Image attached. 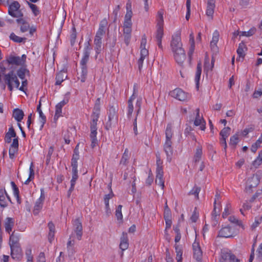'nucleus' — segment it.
Here are the masks:
<instances>
[{
	"mask_svg": "<svg viewBox=\"0 0 262 262\" xmlns=\"http://www.w3.org/2000/svg\"><path fill=\"white\" fill-rule=\"evenodd\" d=\"M132 15L133 12L132 10H129L126 11V13L125 15L123 26H132V23L131 20Z\"/></svg>",
	"mask_w": 262,
	"mask_h": 262,
	"instance_id": "obj_36",
	"label": "nucleus"
},
{
	"mask_svg": "<svg viewBox=\"0 0 262 262\" xmlns=\"http://www.w3.org/2000/svg\"><path fill=\"white\" fill-rule=\"evenodd\" d=\"M62 108L60 104H57L56 105L55 114L54 115L55 119H57L61 116Z\"/></svg>",
	"mask_w": 262,
	"mask_h": 262,
	"instance_id": "obj_58",
	"label": "nucleus"
},
{
	"mask_svg": "<svg viewBox=\"0 0 262 262\" xmlns=\"http://www.w3.org/2000/svg\"><path fill=\"white\" fill-rule=\"evenodd\" d=\"M25 254L27 259V261L33 262V256L32 254V249L31 247H28L26 249Z\"/></svg>",
	"mask_w": 262,
	"mask_h": 262,
	"instance_id": "obj_49",
	"label": "nucleus"
},
{
	"mask_svg": "<svg viewBox=\"0 0 262 262\" xmlns=\"http://www.w3.org/2000/svg\"><path fill=\"white\" fill-rule=\"evenodd\" d=\"M78 178L77 168H72V177L70 182L76 183Z\"/></svg>",
	"mask_w": 262,
	"mask_h": 262,
	"instance_id": "obj_59",
	"label": "nucleus"
},
{
	"mask_svg": "<svg viewBox=\"0 0 262 262\" xmlns=\"http://www.w3.org/2000/svg\"><path fill=\"white\" fill-rule=\"evenodd\" d=\"M202 73V64L201 62L200 61L197 64V67H196V71L195 73V82L196 84V88L197 90L199 89V82L200 80L201 75Z\"/></svg>",
	"mask_w": 262,
	"mask_h": 262,
	"instance_id": "obj_30",
	"label": "nucleus"
},
{
	"mask_svg": "<svg viewBox=\"0 0 262 262\" xmlns=\"http://www.w3.org/2000/svg\"><path fill=\"white\" fill-rule=\"evenodd\" d=\"M15 221L12 217H7L4 222V227L7 233L10 234L14 226Z\"/></svg>",
	"mask_w": 262,
	"mask_h": 262,
	"instance_id": "obj_22",
	"label": "nucleus"
},
{
	"mask_svg": "<svg viewBox=\"0 0 262 262\" xmlns=\"http://www.w3.org/2000/svg\"><path fill=\"white\" fill-rule=\"evenodd\" d=\"M234 232L229 226H226L222 228L219 232L218 236L221 237L228 238L233 237Z\"/></svg>",
	"mask_w": 262,
	"mask_h": 262,
	"instance_id": "obj_18",
	"label": "nucleus"
},
{
	"mask_svg": "<svg viewBox=\"0 0 262 262\" xmlns=\"http://www.w3.org/2000/svg\"><path fill=\"white\" fill-rule=\"evenodd\" d=\"M196 116H195V120L194 121V125L198 126H199L200 125H201L202 122H203L204 123H205V121L204 120V119L203 118V117L202 116H200V115L199 108H197L196 110Z\"/></svg>",
	"mask_w": 262,
	"mask_h": 262,
	"instance_id": "obj_39",
	"label": "nucleus"
},
{
	"mask_svg": "<svg viewBox=\"0 0 262 262\" xmlns=\"http://www.w3.org/2000/svg\"><path fill=\"white\" fill-rule=\"evenodd\" d=\"M24 116V113L23 110L19 108H15L13 112V117L18 122H20Z\"/></svg>",
	"mask_w": 262,
	"mask_h": 262,
	"instance_id": "obj_33",
	"label": "nucleus"
},
{
	"mask_svg": "<svg viewBox=\"0 0 262 262\" xmlns=\"http://www.w3.org/2000/svg\"><path fill=\"white\" fill-rule=\"evenodd\" d=\"M238 142V137L237 134L234 135L230 137L229 144L235 147Z\"/></svg>",
	"mask_w": 262,
	"mask_h": 262,
	"instance_id": "obj_54",
	"label": "nucleus"
},
{
	"mask_svg": "<svg viewBox=\"0 0 262 262\" xmlns=\"http://www.w3.org/2000/svg\"><path fill=\"white\" fill-rule=\"evenodd\" d=\"M176 61L178 64L182 66L186 58L185 52L184 49H178L176 51H172Z\"/></svg>",
	"mask_w": 262,
	"mask_h": 262,
	"instance_id": "obj_13",
	"label": "nucleus"
},
{
	"mask_svg": "<svg viewBox=\"0 0 262 262\" xmlns=\"http://www.w3.org/2000/svg\"><path fill=\"white\" fill-rule=\"evenodd\" d=\"M156 183L161 187L162 189L164 188V180L163 179V169L156 170Z\"/></svg>",
	"mask_w": 262,
	"mask_h": 262,
	"instance_id": "obj_23",
	"label": "nucleus"
},
{
	"mask_svg": "<svg viewBox=\"0 0 262 262\" xmlns=\"http://www.w3.org/2000/svg\"><path fill=\"white\" fill-rule=\"evenodd\" d=\"M259 183V178L258 175L253 174L249 178L246 182V190L250 192L252 191V189L255 188Z\"/></svg>",
	"mask_w": 262,
	"mask_h": 262,
	"instance_id": "obj_10",
	"label": "nucleus"
},
{
	"mask_svg": "<svg viewBox=\"0 0 262 262\" xmlns=\"http://www.w3.org/2000/svg\"><path fill=\"white\" fill-rule=\"evenodd\" d=\"M26 74L28 75H30V71L27 69L26 64L24 66H21V67L16 71V76H18V77L21 80L25 79Z\"/></svg>",
	"mask_w": 262,
	"mask_h": 262,
	"instance_id": "obj_26",
	"label": "nucleus"
},
{
	"mask_svg": "<svg viewBox=\"0 0 262 262\" xmlns=\"http://www.w3.org/2000/svg\"><path fill=\"white\" fill-rule=\"evenodd\" d=\"M27 56L23 54L21 57L15 56L12 55L7 57L5 61L9 64L24 66L26 62Z\"/></svg>",
	"mask_w": 262,
	"mask_h": 262,
	"instance_id": "obj_6",
	"label": "nucleus"
},
{
	"mask_svg": "<svg viewBox=\"0 0 262 262\" xmlns=\"http://www.w3.org/2000/svg\"><path fill=\"white\" fill-rule=\"evenodd\" d=\"M10 40L16 43H25L27 40L26 37H21L17 36L14 33L12 32L9 36Z\"/></svg>",
	"mask_w": 262,
	"mask_h": 262,
	"instance_id": "obj_35",
	"label": "nucleus"
},
{
	"mask_svg": "<svg viewBox=\"0 0 262 262\" xmlns=\"http://www.w3.org/2000/svg\"><path fill=\"white\" fill-rule=\"evenodd\" d=\"M229 221L237 226L241 227L242 228H244V226L242 224V222L241 220H238L234 216H230L229 217Z\"/></svg>",
	"mask_w": 262,
	"mask_h": 262,
	"instance_id": "obj_44",
	"label": "nucleus"
},
{
	"mask_svg": "<svg viewBox=\"0 0 262 262\" xmlns=\"http://www.w3.org/2000/svg\"><path fill=\"white\" fill-rule=\"evenodd\" d=\"M128 241L127 234L123 232L120 238V243L119 245L120 248L122 251L128 248L129 245Z\"/></svg>",
	"mask_w": 262,
	"mask_h": 262,
	"instance_id": "obj_24",
	"label": "nucleus"
},
{
	"mask_svg": "<svg viewBox=\"0 0 262 262\" xmlns=\"http://www.w3.org/2000/svg\"><path fill=\"white\" fill-rule=\"evenodd\" d=\"M20 5L17 1H13L8 7V14L13 17L19 18L24 16V14L19 10Z\"/></svg>",
	"mask_w": 262,
	"mask_h": 262,
	"instance_id": "obj_7",
	"label": "nucleus"
},
{
	"mask_svg": "<svg viewBox=\"0 0 262 262\" xmlns=\"http://www.w3.org/2000/svg\"><path fill=\"white\" fill-rule=\"evenodd\" d=\"M193 257L197 260L200 261L202 258V251L199 243L194 242L192 244Z\"/></svg>",
	"mask_w": 262,
	"mask_h": 262,
	"instance_id": "obj_16",
	"label": "nucleus"
},
{
	"mask_svg": "<svg viewBox=\"0 0 262 262\" xmlns=\"http://www.w3.org/2000/svg\"><path fill=\"white\" fill-rule=\"evenodd\" d=\"M90 41L91 39L84 43L83 56L80 62L81 69L80 80L82 82H85L88 75V67L86 64L89 60L91 51L92 49Z\"/></svg>",
	"mask_w": 262,
	"mask_h": 262,
	"instance_id": "obj_1",
	"label": "nucleus"
},
{
	"mask_svg": "<svg viewBox=\"0 0 262 262\" xmlns=\"http://www.w3.org/2000/svg\"><path fill=\"white\" fill-rule=\"evenodd\" d=\"M16 23L20 26V31L22 33H25L30 29V25L24 18L19 17L16 20Z\"/></svg>",
	"mask_w": 262,
	"mask_h": 262,
	"instance_id": "obj_19",
	"label": "nucleus"
},
{
	"mask_svg": "<svg viewBox=\"0 0 262 262\" xmlns=\"http://www.w3.org/2000/svg\"><path fill=\"white\" fill-rule=\"evenodd\" d=\"M18 138L17 137L13 139L12 143L10 145L9 150V158L11 159H14L15 155L17 153L18 150Z\"/></svg>",
	"mask_w": 262,
	"mask_h": 262,
	"instance_id": "obj_15",
	"label": "nucleus"
},
{
	"mask_svg": "<svg viewBox=\"0 0 262 262\" xmlns=\"http://www.w3.org/2000/svg\"><path fill=\"white\" fill-rule=\"evenodd\" d=\"M100 114L93 113L91 117L92 120L90 122V138L91 139V147L94 148L97 143V121L99 118Z\"/></svg>",
	"mask_w": 262,
	"mask_h": 262,
	"instance_id": "obj_3",
	"label": "nucleus"
},
{
	"mask_svg": "<svg viewBox=\"0 0 262 262\" xmlns=\"http://www.w3.org/2000/svg\"><path fill=\"white\" fill-rule=\"evenodd\" d=\"M256 252V259L258 261H262V243L259 246Z\"/></svg>",
	"mask_w": 262,
	"mask_h": 262,
	"instance_id": "obj_63",
	"label": "nucleus"
},
{
	"mask_svg": "<svg viewBox=\"0 0 262 262\" xmlns=\"http://www.w3.org/2000/svg\"><path fill=\"white\" fill-rule=\"evenodd\" d=\"M102 37L95 36L94 43L95 45L94 50L95 51V58L97 59L98 55L101 53L102 51Z\"/></svg>",
	"mask_w": 262,
	"mask_h": 262,
	"instance_id": "obj_17",
	"label": "nucleus"
},
{
	"mask_svg": "<svg viewBox=\"0 0 262 262\" xmlns=\"http://www.w3.org/2000/svg\"><path fill=\"white\" fill-rule=\"evenodd\" d=\"M122 205H119L117 206L116 211H115V215L118 220H122L123 215L122 213Z\"/></svg>",
	"mask_w": 262,
	"mask_h": 262,
	"instance_id": "obj_50",
	"label": "nucleus"
},
{
	"mask_svg": "<svg viewBox=\"0 0 262 262\" xmlns=\"http://www.w3.org/2000/svg\"><path fill=\"white\" fill-rule=\"evenodd\" d=\"M220 207L221 206L214 204V208L212 212V216L217 217L219 216L220 212Z\"/></svg>",
	"mask_w": 262,
	"mask_h": 262,
	"instance_id": "obj_62",
	"label": "nucleus"
},
{
	"mask_svg": "<svg viewBox=\"0 0 262 262\" xmlns=\"http://www.w3.org/2000/svg\"><path fill=\"white\" fill-rule=\"evenodd\" d=\"M41 101H39V104L37 106V111L38 112L39 115V121L41 123V125L40 126V130H42L44 124L46 122V117L43 114L41 110Z\"/></svg>",
	"mask_w": 262,
	"mask_h": 262,
	"instance_id": "obj_28",
	"label": "nucleus"
},
{
	"mask_svg": "<svg viewBox=\"0 0 262 262\" xmlns=\"http://www.w3.org/2000/svg\"><path fill=\"white\" fill-rule=\"evenodd\" d=\"M169 95L181 101H184L189 99L190 95L180 88H176L169 92Z\"/></svg>",
	"mask_w": 262,
	"mask_h": 262,
	"instance_id": "obj_8",
	"label": "nucleus"
},
{
	"mask_svg": "<svg viewBox=\"0 0 262 262\" xmlns=\"http://www.w3.org/2000/svg\"><path fill=\"white\" fill-rule=\"evenodd\" d=\"M79 158V155L73 154L71 159V166L72 168H78V160Z\"/></svg>",
	"mask_w": 262,
	"mask_h": 262,
	"instance_id": "obj_55",
	"label": "nucleus"
},
{
	"mask_svg": "<svg viewBox=\"0 0 262 262\" xmlns=\"http://www.w3.org/2000/svg\"><path fill=\"white\" fill-rule=\"evenodd\" d=\"M219 33L217 31H215L213 34L212 40L210 42V47L211 50H213L214 51L217 50V47L216 45L219 41Z\"/></svg>",
	"mask_w": 262,
	"mask_h": 262,
	"instance_id": "obj_29",
	"label": "nucleus"
},
{
	"mask_svg": "<svg viewBox=\"0 0 262 262\" xmlns=\"http://www.w3.org/2000/svg\"><path fill=\"white\" fill-rule=\"evenodd\" d=\"M230 253H231L230 252H228L225 250L222 251V252H221L222 259H221L220 260H224V261H225L226 260H227L228 258H229Z\"/></svg>",
	"mask_w": 262,
	"mask_h": 262,
	"instance_id": "obj_64",
	"label": "nucleus"
},
{
	"mask_svg": "<svg viewBox=\"0 0 262 262\" xmlns=\"http://www.w3.org/2000/svg\"><path fill=\"white\" fill-rule=\"evenodd\" d=\"M262 163V151L259 152V155L257 158L253 162V165L257 168Z\"/></svg>",
	"mask_w": 262,
	"mask_h": 262,
	"instance_id": "obj_51",
	"label": "nucleus"
},
{
	"mask_svg": "<svg viewBox=\"0 0 262 262\" xmlns=\"http://www.w3.org/2000/svg\"><path fill=\"white\" fill-rule=\"evenodd\" d=\"M142 103V100L141 98H139L137 99L136 103V107L137 110H136V116L137 117L141 111V104Z\"/></svg>",
	"mask_w": 262,
	"mask_h": 262,
	"instance_id": "obj_57",
	"label": "nucleus"
},
{
	"mask_svg": "<svg viewBox=\"0 0 262 262\" xmlns=\"http://www.w3.org/2000/svg\"><path fill=\"white\" fill-rule=\"evenodd\" d=\"M175 250L177 253L176 259L177 262H182L183 251L179 246H175Z\"/></svg>",
	"mask_w": 262,
	"mask_h": 262,
	"instance_id": "obj_47",
	"label": "nucleus"
},
{
	"mask_svg": "<svg viewBox=\"0 0 262 262\" xmlns=\"http://www.w3.org/2000/svg\"><path fill=\"white\" fill-rule=\"evenodd\" d=\"M215 8V1L213 0L207 1V6L206 14L208 17L212 19Z\"/></svg>",
	"mask_w": 262,
	"mask_h": 262,
	"instance_id": "obj_25",
	"label": "nucleus"
},
{
	"mask_svg": "<svg viewBox=\"0 0 262 262\" xmlns=\"http://www.w3.org/2000/svg\"><path fill=\"white\" fill-rule=\"evenodd\" d=\"M201 188L200 187L194 185L192 189L189 191V195H194L195 199L198 200L199 199V194L201 191Z\"/></svg>",
	"mask_w": 262,
	"mask_h": 262,
	"instance_id": "obj_41",
	"label": "nucleus"
},
{
	"mask_svg": "<svg viewBox=\"0 0 262 262\" xmlns=\"http://www.w3.org/2000/svg\"><path fill=\"white\" fill-rule=\"evenodd\" d=\"M11 255L13 259L20 261L23 258V253L20 246H11Z\"/></svg>",
	"mask_w": 262,
	"mask_h": 262,
	"instance_id": "obj_12",
	"label": "nucleus"
},
{
	"mask_svg": "<svg viewBox=\"0 0 262 262\" xmlns=\"http://www.w3.org/2000/svg\"><path fill=\"white\" fill-rule=\"evenodd\" d=\"M129 158V152L127 148H126L120 161V164L126 165Z\"/></svg>",
	"mask_w": 262,
	"mask_h": 262,
	"instance_id": "obj_40",
	"label": "nucleus"
},
{
	"mask_svg": "<svg viewBox=\"0 0 262 262\" xmlns=\"http://www.w3.org/2000/svg\"><path fill=\"white\" fill-rule=\"evenodd\" d=\"M68 76L67 73L61 71L56 74L55 85H60L64 80H65Z\"/></svg>",
	"mask_w": 262,
	"mask_h": 262,
	"instance_id": "obj_32",
	"label": "nucleus"
},
{
	"mask_svg": "<svg viewBox=\"0 0 262 262\" xmlns=\"http://www.w3.org/2000/svg\"><path fill=\"white\" fill-rule=\"evenodd\" d=\"M256 29L255 27L251 28L248 31H242L239 34L240 36L250 37L256 32Z\"/></svg>",
	"mask_w": 262,
	"mask_h": 262,
	"instance_id": "obj_46",
	"label": "nucleus"
},
{
	"mask_svg": "<svg viewBox=\"0 0 262 262\" xmlns=\"http://www.w3.org/2000/svg\"><path fill=\"white\" fill-rule=\"evenodd\" d=\"M108 115V120L106 122L105 128L106 130H109L113 125L118 122V115L117 110L113 105H110L107 112Z\"/></svg>",
	"mask_w": 262,
	"mask_h": 262,
	"instance_id": "obj_5",
	"label": "nucleus"
},
{
	"mask_svg": "<svg viewBox=\"0 0 262 262\" xmlns=\"http://www.w3.org/2000/svg\"><path fill=\"white\" fill-rule=\"evenodd\" d=\"M231 128L229 127H224L220 132L221 138L226 139L229 135Z\"/></svg>",
	"mask_w": 262,
	"mask_h": 262,
	"instance_id": "obj_53",
	"label": "nucleus"
},
{
	"mask_svg": "<svg viewBox=\"0 0 262 262\" xmlns=\"http://www.w3.org/2000/svg\"><path fill=\"white\" fill-rule=\"evenodd\" d=\"M28 4L29 7L31 8V9L35 16H37L39 14L40 11L38 8V7L36 5L33 4L29 2H28Z\"/></svg>",
	"mask_w": 262,
	"mask_h": 262,
	"instance_id": "obj_48",
	"label": "nucleus"
},
{
	"mask_svg": "<svg viewBox=\"0 0 262 262\" xmlns=\"http://www.w3.org/2000/svg\"><path fill=\"white\" fill-rule=\"evenodd\" d=\"M77 37L76 29L75 27L72 28V32L70 35V42L71 46H73L75 42V40Z\"/></svg>",
	"mask_w": 262,
	"mask_h": 262,
	"instance_id": "obj_56",
	"label": "nucleus"
},
{
	"mask_svg": "<svg viewBox=\"0 0 262 262\" xmlns=\"http://www.w3.org/2000/svg\"><path fill=\"white\" fill-rule=\"evenodd\" d=\"M72 225L73 233L76 234V238L78 240H81L83 234L81 221L79 218L76 219L73 221Z\"/></svg>",
	"mask_w": 262,
	"mask_h": 262,
	"instance_id": "obj_9",
	"label": "nucleus"
},
{
	"mask_svg": "<svg viewBox=\"0 0 262 262\" xmlns=\"http://www.w3.org/2000/svg\"><path fill=\"white\" fill-rule=\"evenodd\" d=\"M19 236L15 235L14 231L10 235L9 238V244L10 246H20L19 243Z\"/></svg>",
	"mask_w": 262,
	"mask_h": 262,
	"instance_id": "obj_34",
	"label": "nucleus"
},
{
	"mask_svg": "<svg viewBox=\"0 0 262 262\" xmlns=\"http://www.w3.org/2000/svg\"><path fill=\"white\" fill-rule=\"evenodd\" d=\"M157 21L156 31H164L163 12L162 10H160L158 12Z\"/></svg>",
	"mask_w": 262,
	"mask_h": 262,
	"instance_id": "obj_21",
	"label": "nucleus"
},
{
	"mask_svg": "<svg viewBox=\"0 0 262 262\" xmlns=\"http://www.w3.org/2000/svg\"><path fill=\"white\" fill-rule=\"evenodd\" d=\"M108 23L106 18H103L100 23L99 28L96 32V35L102 37L105 33V28L107 26Z\"/></svg>",
	"mask_w": 262,
	"mask_h": 262,
	"instance_id": "obj_20",
	"label": "nucleus"
},
{
	"mask_svg": "<svg viewBox=\"0 0 262 262\" xmlns=\"http://www.w3.org/2000/svg\"><path fill=\"white\" fill-rule=\"evenodd\" d=\"M247 50V48L244 42L243 41L239 43L238 48L237 49L236 52L238 56V57L237 58L236 60H239V58L242 57V58H244L245 56V52Z\"/></svg>",
	"mask_w": 262,
	"mask_h": 262,
	"instance_id": "obj_27",
	"label": "nucleus"
},
{
	"mask_svg": "<svg viewBox=\"0 0 262 262\" xmlns=\"http://www.w3.org/2000/svg\"><path fill=\"white\" fill-rule=\"evenodd\" d=\"M170 46L172 51H176L178 49H183L180 34H176L174 36L172 37L170 42Z\"/></svg>",
	"mask_w": 262,
	"mask_h": 262,
	"instance_id": "obj_14",
	"label": "nucleus"
},
{
	"mask_svg": "<svg viewBox=\"0 0 262 262\" xmlns=\"http://www.w3.org/2000/svg\"><path fill=\"white\" fill-rule=\"evenodd\" d=\"M164 31H156V40L157 42V45L160 49H163V47L162 45V39L163 37Z\"/></svg>",
	"mask_w": 262,
	"mask_h": 262,
	"instance_id": "obj_37",
	"label": "nucleus"
},
{
	"mask_svg": "<svg viewBox=\"0 0 262 262\" xmlns=\"http://www.w3.org/2000/svg\"><path fill=\"white\" fill-rule=\"evenodd\" d=\"M45 199V195L44 189L43 188H41L40 189V196L39 198L37 199V201H36L33 210V213L35 215H38L40 211L41 210Z\"/></svg>",
	"mask_w": 262,
	"mask_h": 262,
	"instance_id": "obj_11",
	"label": "nucleus"
},
{
	"mask_svg": "<svg viewBox=\"0 0 262 262\" xmlns=\"http://www.w3.org/2000/svg\"><path fill=\"white\" fill-rule=\"evenodd\" d=\"M11 185L12 186V189H13V193H14V196H15L17 199V202L20 203V202H19V189L17 187V186H16V185L15 184V183L12 181L11 182Z\"/></svg>",
	"mask_w": 262,
	"mask_h": 262,
	"instance_id": "obj_42",
	"label": "nucleus"
},
{
	"mask_svg": "<svg viewBox=\"0 0 262 262\" xmlns=\"http://www.w3.org/2000/svg\"><path fill=\"white\" fill-rule=\"evenodd\" d=\"M128 106H127V116L128 118L130 119L133 114V112L134 111V105L133 103H129L127 102Z\"/></svg>",
	"mask_w": 262,
	"mask_h": 262,
	"instance_id": "obj_60",
	"label": "nucleus"
},
{
	"mask_svg": "<svg viewBox=\"0 0 262 262\" xmlns=\"http://www.w3.org/2000/svg\"><path fill=\"white\" fill-rule=\"evenodd\" d=\"M163 161L161 159L160 154L159 152L156 154V170H158L160 169H163L162 166Z\"/></svg>",
	"mask_w": 262,
	"mask_h": 262,
	"instance_id": "obj_52",
	"label": "nucleus"
},
{
	"mask_svg": "<svg viewBox=\"0 0 262 262\" xmlns=\"http://www.w3.org/2000/svg\"><path fill=\"white\" fill-rule=\"evenodd\" d=\"M173 136V132L172 130V125L171 123L167 125L165 129V141L163 145V149L167 157V161L170 162L172 160L173 149L172 146V138Z\"/></svg>",
	"mask_w": 262,
	"mask_h": 262,
	"instance_id": "obj_2",
	"label": "nucleus"
},
{
	"mask_svg": "<svg viewBox=\"0 0 262 262\" xmlns=\"http://www.w3.org/2000/svg\"><path fill=\"white\" fill-rule=\"evenodd\" d=\"M194 49L195 45H190L189 51L188 52V59L190 64H191V61L192 58V55L194 53Z\"/></svg>",
	"mask_w": 262,
	"mask_h": 262,
	"instance_id": "obj_61",
	"label": "nucleus"
},
{
	"mask_svg": "<svg viewBox=\"0 0 262 262\" xmlns=\"http://www.w3.org/2000/svg\"><path fill=\"white\" fill-rule=\"evenodd\" d=\"M202 155V147L201 145L198 146L196 148L193 160L195 163L199 162Z\"/></svg>",
	"mask_w": 262,
	"mask_h": 262,
	"instance_id": "obj_38",
	"label": "nucleus"
},
{
	"mask_svg": "<svg viewBox=\"0 0 262 262\" xmlns=\"http://www.w3.org/2000/svg\"><path fill=\"white\" fill-rule=\"evenodd\" d=\"M4 80L5 84L8 85V88L9 91H13V82L15 84V88L19 89L20 82L16 75L14 73L13 71H11L8 74L4 75Z\"/></svg>",
	"mask_w": 262,
	"mask_h": 262,
	"instance_id": "obj_4",
	"label": "nucleus"
},
{
	"mask_svg": "<svg viewBox=\"0 0 262 262\" xmlns=\"http://www.w3.org/2000/svg\"><path fill=\"white\" fill-rule=\"evenodd\" d=\"M262 143V134L260 137L256 141L255 143L253 144L251 147V150L252 152H255L258 147L260 146V144Z\"/></svg>",
	"mask_w": 262,
	"mask_h": 262,
	"instance_id": "obj_43",
	"label": "nucleus"
},
{
	"mask_svg": "<svg viewBox=\"0 0 262 262\" xmlns=\"http://www.w3.org/2000/svg\"><path fill=\"white\" fill-rule=\"evenodd\" d=\"M109 188L110 189V192L108 194H105L104 196V202L105 204V206H108V204H109V201L111 199H112L114 194L113 193V192L112 191V189L111 188V186L108 185Z\"/></svg>",
	"mask_w": 262,
	"mask_h": 262,
	"instance_id": "obj_45",
	"label": "nucleus"
},
{
	"mask_svg": "<svg viewBox=\"0 0 262 262\" xmlns=\"http://www.w3.org/2000/svg\"><path fill=\"white\" fill-rule=\"evenodd\" d=\"M48 226L49 230L48 233V241L50 243H51L54 238L55 231V226L52 222H50L48 224Z\"/></svg>",
	"mask_w": 262,
	"mask_h": 262,
	"instance_id": "obj_31",
	"label": "nucleus"
}]
</instances>
